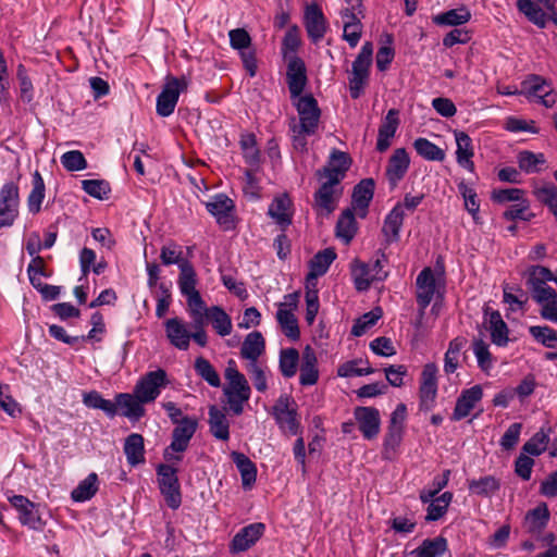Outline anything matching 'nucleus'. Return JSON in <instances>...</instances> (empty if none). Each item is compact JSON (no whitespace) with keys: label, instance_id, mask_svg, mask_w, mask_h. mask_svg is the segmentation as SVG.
Returning <instances> with one entry per match:
<instances>
[{"label":"nucleus","instance_id":"1","mask_svg":"<svg viewBox=\"0 0 557 557\" xmlns=\"http://www.w3.org/2000/svg\"><path fill=\"white\" fill-rule=\"evenodd\" d=\"M227 384L223 387L226 404L234 416L244 412V406L251 396L250 385L245 375L238 371L235 360L230 359L224 372Z\"/></svg>","mask_w":557,"mask_h":557},{"label":"nucleus","instance_id":"2","mask_svg":"<svg viewBox=\"0 0 557 557\" xmlns=\"http://www.w3.org/2000/svg\"><path fill=\"white\" fill-rule=\"evenodd\" d=\"M271 414L284 435L294 436L301 433L298 405L290 395H280L272 406Z\"/></svg>","mask_w":557,"mask_h":557},{"label":"nucleus","instance_id":"3","mask_svg":"<svg viewBox=\"0 0 557 557\" xmlns=\"http://www.w3.org/2000/svg\"><path fill=\"white\" fill-rule=\"evenodd\" d=\"M157 482L161 495L169 508L176 510L182 505V490L178 479V469L169 463H159L156 467Z\"/></svg>","mask_w":557,"mask_h":557},{"label":"nucleus","instance_id":"4","mask_svg":"<svg viewBox=\"0 0 557 557\" xmlns=\"http://www.w3.org/2000/svg\"><path fill=\"white\" fill-rule=\"evenodd\" d=\"M372 61L373 44L371 41H366L351 66V76L349 77V94L351 99H358L363 92V88L369 81Z\"/></svg>","mask_w":557,"mask_h":557},{"label":"nucleus","instance_id":"5","mask_svg":"<svg viewBox=\"0 0 557 557\" xmlns=\"http://www.w3.org/2000/svg\"><path fill=\"white\" fill-rule=\"evenodd\" d=\"M188 87V81L185 76H168L161 92L157 97L156 112L159 116H170L177 104L180 95Z\"/></svg>","mask_w":557,"mask_h":557},{"label":"nucleus","instance_id":"6","mask_svg":"<svg viewBox=\"0 0 557 557\" xmlns=\"http://www.w3.org/2000/svg\"><path fill=\"white\" fill-rule=\"evenodd\" d=\"M10 504L18 512V521L28 529L42 532L47 521L42 518L41 506L29 500L24 495H13L9 498Z\"/></svg>","mask_w":557,"mask_h":557},{"label":"nucleus","instance_id":"7","mask_svg":"<svg viewBox=\"0 0 557 557\" xmlns=\"http://www.w3.org/2000/svg\"><path fill=\"white\" fill-rule=\"evenodd\" d=\"M20 193L14 181L5 182L0 188V230L10 227L18 216Z\"/></svg>","mask_w":557,"mask_h":557},{"label":"nucleus","instance_id":"8","mask_svg":"<svg viewBox=\"0 0 557 557\" xmlns=\"http://www.w3.org/2000/svg\"><path fill=\"white\" fill-rule=\"evenodd\" d=\"M522 94L531 102L541 103L546 108H552L556 103V94L552 84L540 75H530L521 83Z\"/></svg>","mask_w":557,"mask_h":557},{"label":"nucleus","instance_id":"9","mask_svg":"<svg viewBox=\"0 0 557 557\" xmlns=\"http://www.w3.org/2000/svg\"><path fill=\"white\" fill-rule=\"evenodd\" d=\"M166 385V372L163 369H157L147 372L137 381L134 393L141 403L149 404L159 397L161 389Z\"/></svg>","mask_w":557,"mask_h":557},{"label":"nucleus","instance_id":"10","mask_svg":"<svg viewBox=\"0 0 557 557\" xmlns=\"http://www.w3.org/2000/svg\"><path fill=\"white\" fill-rule=\"evenodd\" d=\"M416 286V300L421 313L430 306L435 296L443 298L434 271L430 267H425L418 274Z\"/></svg>","mask_w":557,"mask_h":557},{"label":"nucleus","instance_id":"11","mask_svg":"<svg viewBox=\"0 0 557 557\" xmlns=\"http://www.w3.org/2000/svg\"><path fill=\"white\" fill-rule=\"evenodd\" d=\"M296 110L299 115V126L302 133L315 134L319 127L321 110L317 99L311 94L299 96L296 103Z\"/></svg>","mask_w":557,"mask_h":557},{"label":"nucleus","instance_id":"12","mask_svg":"<svg viewBox=\"0 0 557 557\" xmlns=\"http://www.w3.org/2000/svg\"><path fill=\"white\" fill-rule=\"evenodd\" d=\"M205 206L207 211L215 218L216 223L224 231L235 228V203L227 195L223 193L215 194Z\"/></svg>","mask_w":557,"mask_h":557},{"label":"nucleus","instance_id":"13","mask_svg":"<svg viewBox=\"0 0 557 557\" xmlns=\"http://www.w3.org/2000/svg\"><path fill=\"white\" fill-rule=\"evenodd\" d=\"M437 367L435 363H426L421 373L419 388V410L431 411L436 406L437 396Z\"/></svg>","mask_w":557,"mask_h":557},{"label":"nucleus","instance_id":"14","mask_svg":"<svg viewBox=\"0 0 557 557\" xmlns=\"http://www.w3.org/2000/svg\"><path fill=\"white\" fill-rule=\"evenodd\" d=\"M354 418L364 440L376 438L381 430L380 411L375 407L359 406L354 409Z\"/></svg>","mask_w":557,"mask_h":557},{"label":"nucleus","instance_id":"15","mask_svg":"<svg viewBox=\"0 0 557 557\" xmlns=\"http://www.w3.org/2000/svg\"><path fill=\"white\" fill-rule=\"evenodd\" d=\"M264 532L265 524L262 522H253L242 528L233 536L230 543V552L238 554L248 550L262 537Z\"/></svg>","mask_w":557,"mask_h":557},{"label":"nucleus","instance_id":"16","mask_svg":"<svg viewBox=\"0 0 557 557\" xmlns=\"http://www.w3.org/2000/svg\"><path fill=\"white\" fill-rule=\"evenodd\" d=\"M268 215L274 220L281 231L286 232L294 216L293 201L288 194H280L273 198L268 208Z\"/></svg>","mask_w":557,"mask_h":557},{"label":"nucleus","instance_id":"17","mask_svg":"<svg viewBox=\"0 0 557 557\" xmlns=\"http://www.w3.org/2000/svg\"><path fill=\"white\" fill-rule=\"evenodd\" d=\"M410 166V157L405 148H397L389 157L385 176L388 182L389 188L394 189L398 186L399 182L405 177Z\"/></svg>","mask_w":557,"mask_h":557},{"label":"nucleus","instance_id":"18","mask_svg":"<svg viewBox=\"0 0 557 557\" xmlns=\"http://www.w3.org/2000/svg\"><path fill=\"white\" fill-rule=\"evenodd\" d=\"M198 428V420L195 417L185 416L175 424L172 431L170 448L172 451L184 453Z\"/></svg>","mask_w":557,"mask_h":557},{"label":"nucleus","instance_id":"19","mask_svg":"<svg viewBox=\"0 0 557 557\" xmlns=\"http://www.w3.org/2000/svg\"><path fill=\"white\" fill-rule=\"evenodd\" d=\"M286 81L292 98L301 96L308 83L307 67L304 60L297 55L289 58Z\"/></svg>","mask_w":557,"mask_h":557},{"label":"nucleus","instance_id":"20","mask_svg":"<svg viewBox=\"0 0 557 557\" xmlns=\"http://www.w3.org/2000/svg\"><path fill=\"white\" fill-rule=\"evenodd\" d=\"M483 398L482 386L476 384L470 388L463 389L457 397L454 411L450 416L451 421H460L467 418L474 409L475 405Z\"/></svg>","mask_w":557,"mask_h":557},{"label":"nucleus","instance_id":"21","mask_svg":"<svg viewBox=\"0 0 557 557\" xmlns=\"http://www.w3.org/2000/svg\"><path fill=\"white\" fill-rule=\"evenodd\" d=\"M304 24L312 42L317 44L324 37L327 24L321 8L317 3L307 5Z\"/></svg>","mask_w":557,"mask_h":557},{"label":"nucleus","instance_id":"22","mask_svg":"<svg viewBox=\"0 0 557 557\" xmlns=\"http://www.w3.org/2000/svg\"><path fill=\"white\" fill-rule=\"evenodd\" d=\"M550 519V512L546 503L539 504L535 508L529 510L522 522V527L527 533L533 537L539 536L546 529Z\"/></svg>","mask_w":557,"mask_h":557},{"label":"nucleus","instance_id":"23","mask_svg":"<svg viewBox=\"0 0 557 557\" xmlns=\"http://www.w3.org/2000/svg\"><path fill=\"white\" fill-rule=\"evenodd\" d=\"M375 183L373 178H363L355 185L351 194L352 210H357L359 218L368 214L370 202L374 195Z\"/></svg>","mask_w":557,"mask_h":557},{"label":"nucleus","instance_id":"24","mask_svg":"<svg viewBox=\"0 0 557 557\" xmlns=\"http://www.w3.org/2000/svg\"><path fill=\"white\" fill-rule=\"evenodd\" d=\"M337 184L324 181L313 194L314 206L326 215L334 212L336 202L342 195V188H337Z\"/></svg>","mask_w":557,"mask_h":557},{"label":"nucleus","instance_id":"25","mask_svg":"<svg viewBox=\"0 0 557 557\" xmlns=\"http://www.w3.org/2000/svg\"><path fill=\"white\" fill-rule=\"evenodd\" d=\"M166 338L170 344L180 350H187L190 343V332L187 330L185 322L175 317L164 322Z\"/></svg>","mask_w":557,"mask_h":557},{"label":"nucleus","instance_id":"26","mask_svg":"<svg viewBox=\"0 0 557 557\" xmlns=\"http://www.w3.org/2000/svg\"><path fill=\"white\" fill-rule=\"evenodd\" d=\"M484 315H485V323L487 324V330L491 333V341L493 344H495L498 347H505L507 346L509 338H508V326L503 320L499 311L497 310H491L486 307L484 309Z\"/></svg>","mask_w":557,"mask_h":557},{"label":"nucleus","instance_id":"27","mask_svg":"<svg viewBox=\"0 0 557 557\" xmlns=\"http://www.w3.org/2000/svg\"><path fill=\"white\" fill-rule=\"evenodd\" d=\"M399 111L397 109H391L383 119L376 139V150L379 152L386 151L391 146V139L395 136L399 126Z\"/></svg>","mask_w":557,"mask_h":557},{"label":"nucleus","instance_id":"28","mask_svg":"<svg viewBox=\"0 0 557 557\" xmlns=\"http://www.w3.org/2000/svg\"><path fill=\"white\" fill-rule=\"evenodd\" d=\"M405 220L403 205L397 202L386 214L382 227V234L386 244L396 243L400 239V231Z\"/></svg>","mask_w":557,"mask_h":557},{"label":"nucleus","instance_id":"29","mask_svg":"<svg viewBox=\"0 0 557 557\" xmlns=\"http://www.w3.org/2000/svg\"><path fill=\"white\" fill-rule=\"evenodd\" d=\"M454 136L457 145L456 160L457 163L469 172L474 171V147L472 138L463 131H454Z\"/></svg>","mask_w":557,"mask_h":557},{"label":"nucleus","instance_id":"30","mask_svg":"<svg viewBox=\"0 0 557 557\" xmlns=\"http://www.w3.org/2000/svg\"><path fill=\"white\" fill-rule=\"evenodd\" d=\"M208 416V424L211 435L220 441H228L230 421L226 417L225 409H220L215 405H212L209 407Z\"/></svg>","mask_w":557,"mask_h":557},{"label":"nucleus","instance_id":"31","mask_svg":"<svg viewBox=\"0 0 557 557\" xmlns=\"http://www.w3.org/2000/svg\"><path fill=\"white\" fill-rule=\"evenodd\" d=\"M337 255L334 248H325L317 252L309 262V272L306 276V281H317L319 276L324 275Z\"/></svg>","mask_w":557,"mask_h":557},{"label":"nucleus","instance_id":"32","mask_svg":"<svg viewBox=\"0 0 557 557\" xmlns=\"http://www.w3.org/2000/svg\"><path fill=\"white\" fill-rule=\"evenodd\" d=\"M231 459L240 473L244 490H250L257 480V466L249 457L239 451H232Z\"/></svg>","mask_w":557,"mask_h":557},{"label":"nucleus","instance_id":"33","mask_svg":"<svg viewBox=\"0 0 557 557\" xmlns=\"http://www.w3.org/2000/svg\"><path fill=\"white\" fill-rule=\"evenodd\" d=\"M124 454L127 463L132 467L145 463V440L139 433L129 434L124 442Z\"/></svg>","mask_w":557,"mask_h":557},{"label":"nucleus","instance_id":"34","mask_svg":"<svg viewBox=\"0 0 557 557\" xmlns=\"http://www.w3.org/2000/svg\"><path fill=\"white\" fill-rule=\"evenodd\" d=\"M115 404L116 408L121 407L123 409L122 416L126 417L131 420H139L145 416L144 404L138 397H136L135 393H119L115 395Z\"/></svg>","mask_w":557,"mask_h":557},{"label":"nucleus","instance_id":"35","mask_svg":"<svg viewBox=\"0 0 557 557\" xmlns=\"http://www.w3.org/2000/svg\"><path fill=\"white\" fill-rule=\"evenodd\" d=\"M265 350V341L259 331L249 333L240 347V356L249 362H258L259 357Z\"/></svg>","mask_w":557,"mask_h":557},{"label":"nucleus","instance_id":"36","mask_svg":"<svg viewBox=\"0 0 557 557\" xmlns=\"http://www.w3.org/2000/svg\"><path fill=\"white\" fill-rule=\"evenodd\" d=\"M358 231V224L351 208H346L339 215L336 226V237L345 244H349Z\"/></svg>","mask_w":557,"mask_h":557},{"label":"nucleus","instance_id":"37","mask_svg":"<svg viewBox=\"0 0 557 557\" xmlns=\"http://www.w3.org/2000/svg\"><path fill=\"white\" fill-rule=\"evenodd\" d=\"M448 550V541L438 535L434 539H425L411 552L414 557H442Z\"/></svg>","mask_w":557,"mask_h":557},{"label":"nucleus","instance_id":"38","mask_svg":"<svg viewBox=\"0 0 557 557\" xmlns=\"http://www.w3.org/2000/svg\"><path fill=\"white\" fill-rule=\"evenodd\" d=\"M517 8L529 22L539 28H545L549 20V12L546 13L537 3L532 0H517Z\"/></svg>","mask_w":557,"mask_h":557},{"label":"nucleus","instance_id":"39","mask_svg":"<svg viewBox=\"0 0 557 557\" xmlns=\"http://www.w3.org/2000/svg\"><path fill=\"white\" fill-rule=\"evenodd\" d=\"M471 20V12L467 7L451 9L433 16L434 24L438 26H459Z\"/></svg>","mask_w":557,"mask_h":557},{"label":"nucleus","instance_id":"40","mask_svg":"<svg viewBox=\"0 0 557 557\" xmlns=\"http://www.w3.org/2000/svg\"><path fill=\"white\" fill-rule=\"evenodd\" d=\"M469 492L481 497H491L499 488V481L493 475H485L479 479L468 480Z\"/></svg>","mask_w":557,"mask_h":557},{"label":"nucleus","instance_id":"41","mask_svg":"<svg viewBox=\"0 0 557 557\" xmlns=\"http://www.w3.org/2000/svg\"><path fill=\"white\" fill-rule=\"evenodd\" d=\"M519 169L527 174H534L542 171L546 163L544 153H535L530 150H522L517 156Z\"/></svg>","mask_w":557,"mask_h":557},{"label":"nucleus","instance_id":"42","mask_svg":"<svg viewBox=\"0 0 557 557\" xmlns=\"http://www.w3.org/2000/svg\"><path fill=\"white\" fill-rule=\"evenodd\" d=\"M208 321L211 322L214 331L222 337L231 334L233 324L231 317L220 306L209 307Z\"/></svg>","mask_w":557,"mask_h":557},{"label":"nucleus","instance_id":"43","mask_svg":"<svg viewBox=\"0 0 557 557\" xmlns=\"http://www.w3.org/2000/svg\"><path fill=\"white\" fill-rule=\"evenodd\" d=\"M98 488V475L91 472L72 491L71 497L74 502H87L96 495Z\"/></svg>","mask_w":557,"mask_h":557},{"label":"nucleus","instance_id":"44","mask_svg":"<svg viewBox=\"0 0 557 557\" xmlns=\"http://www.w3.org/2000/svg\"><path fill=\"white\" fill-rule=\"evenodd\" d=\"M83 403L88 408L102 410L108 418H114L117 414L115 400L104 399L97 391L84 394Z\"/></svg>","mask_w":557,"mask_h":557},{"label":"nucleus","instance_id":"45","mask_svg":"<svg viewBox=\"0 0 557 557\" xmlns=\"http://www.w3.org/2000/svg\"><path fill=\"white\" fill-rule=\"evenodd\" d=\"M299 351L294 348H283L280 351L278 369L285 379H290L297 373Z\"/></svg>","mask_w":557,"mask_h":557},{"label":"nucleus","instance_id":"46","mask_svg":"<svg viewBox=\"0 0 557 557\" xmlns=\"http://www.w3.org/2000/svg\"><path fill=\"white\" fill-rule=\"evenodd\" d=\"M413 148L417 153L428 161H444L446 154L445 151L424 137H419L413 141Z\"/></svg>","mask_w":557,"mask_h":557},{"label":"nucleus","instance_id":"47","mask_svg":"<svg viewBox=\"0 0 557 557\" xmlns=\"http://www.w3.org/2000/svg\"><path fill=\"white\" fill-rule=\"evenodd\" d=\"M33 188L27 197L29 212L36 214L41 210V203L45 199V182L41 174L35 171L32 178Z\"/></svg>","mask_w":557,"mask_h":557},{"label":"nucleus","instance_id":"48","mask_svg":"<svg viewBox=\"0 0 557 557\" xmlns=\"http://www.w3.org/2000/svg\"><path fill=\"white\" fill-rule=\"evenodd\" d=\"M276 320L282 327L286 337L292 341H298L300 337V330L298 321L292 310L278 308L276 312Z\"/></svg>","mask_w":557,"mask_h":557},{"label":"nucleus","instance_id":"49","mask_svg":"<svg viewBox=\"0 0 557 557\" xmlns=\"http://www.w3.org/2000/svg\"><path fill=\"white\" fill-rule=\"evenodd\" d=\"M177 285L181 294L186 297L198 293L197 285V273L191 263H184L180 270Z\"/></svg>","mask_w":557,"mask_h":557},{"label":"nucleus","instance_id":"50","mask_svg":"<svg viewBox=\"0 0 557 557\" xmlns=\"http://www.w3.org/2000/svg\"><path fill=\"white\" fill-rule=\"evenodd\" d=\"M355 287L358 292H367L373 283L370 264L355 260L351 265Z\"/></svg>","mask_w":557,"mask_h":557},{"label":"nucleus","instance_id":"51","mask_svg":"<svg viewBox=\"0 0 557 557\" xmlns=\"http://www.w3.org/2000/svg\"><path fill=\"white\" fill-rule=\"evenodd\" d=\"M524 275L528 288L544 286L547 282L555 280L553 272L543 265H530Z\"/></svg>","mask_w":557,"mask_h":557},{"label":"nucleus","instance_id":"52","mask_svg":"<svg viewBox=\"0 0 557 557\" xmlns=\"http://www.w3.org/2000/svg\"><path fill=\"white\" fill-rule=\"evenodd\" d=\"M550 428L546 431L541 428L529 441L522 446V451L530 456H540L543 454L549 443Z\"/></svg>","mask_w":557,"mask_h":557},{"label":"nucleus","instance_id":"53","mask_svg":"<svg viewBox=\"0 0 557 557\" xmlns=\"http://www.w3.org/2000/svg\"><path fill=\"white\" fill-rule=\"evenodd\" d=\"M160 260L163 265L176 264L180 270L184 263H190V261L184 258L182 247L174 242L161 247Z\"/></svg>","mask_w":557,"mask_h":557},{"label":"nucleus","instance_id":"54","mask_svg":"<svg viewBox=\"0 0 557 557\" xmlns=\"http://www.w3.org/2000/svg\"><path fill=\"white\" fill-rule=\"evenodd\" d=\"M194 369L197 375L206 381L212 387L221 385V379L214 367L203 357H198L195 360Z\"/></svg>","mask_w":557,"mask_h":557},{"label":"nucleus","instance_id":"55","mask_svg":"<svg viewBox=\"0 0 557 557\" xmlns=\"http://www.w3.org/2000/svg\"><path fill=\"white\" fill-rule=\"evenodd\" d=\"M530 335L546 348H557V331L548 325H532L529 327Z\"/></svg>","mask_w":557,"mask_h":557},{"label":"nucleus","instance_id":"56","mask_svg":"<svg viewBox=\"0 0 557 557\" xmlns=\"http://www.w3.org/2000/svg\"><path fill=\"white\" fill-rule=\"evenodd\" d=\"M82 189L98 200H107L112 191L110 183L106 180H84Z\"/></svg>","mask_w":557,"mask_h":557},{"label":"nucleus","instance_id":"57","mask_svg":"<svg viewBox=\"0 0 557 557\" xmlns=\"http://www.w3.org/2000/svg\"><path fill=\"white\" fill-rule=\"evenodd\" d=\"M535 214L530 211V202L527 198L522 199L521 201L511 205L508 207L504 213L503 219L507 221H531Z\"/></svg>","mask_w":557,"mask_h":557},{"label":"nucleus","instance_id":"58","mask_svg":"<svg viewBox=\"0 0 557 557\" xmlns=\"http://www.w3.org/2000/svg\"><path fill=\"white\" fill-rule=\"evenodd\" d=\"M381 317L382 309L379 307L364 313L355 321L351 327V334L357 337L362 336L369 329L376 324Z\"/></svg>","mask_w":557,"mask_h":557},{"label":"nucleus","instance_id":"59","mask_svg":"<svg viewBox=\"0 0 557 557\" xmlns=\"http://www.w3.org/2000/svg\"><path fill=\"white\" fill-rule=\"evenodd\" d=\"M458 191L462 196L465 200L466 210L472 215L473 220L478 222L479 220V210H480V201L478 200V195L475 190L469 187L465 181H461L458 185Z\"/></svg>","mask_w":557,"mask_h":557},{"label":"nucleus","instance_id":"60","mask_svg":"<svg viewBox=\"0 0 557 557\" xmlns=\"http://www.w3.org/2000/svg\"><path fill=\"white\" fill-rule=\"evenodd\" d=\"M473 354L478 361V367L483 372H488L493 368V357L488 345L481 338H475L472 344Z\"/></svg>","mask_w":557,"mask_h":557},{"label":"nucleus","instance_id":"61","mask_svg":"<svg viewBox=\"0 0 557 557\" xmlns=\"http://www.w3.org/2000/svg\"><path fill=\"white\" fill-rule=\"evenodd\" d=\"M504 302L516 306L512 310L523 309L528 304L527 293L519 286H509L508 284L503 287Z\"/></svg>","mask_w":557,"mask_h":557},{"label":"nucleus","instance_id":"62","mask_svg":"<svg viewBox=\"0 0 557 557\" xmlns=\"http://www.w3.org/2000/svg\"><path fill=\"white\" fill-rule=\"evenodd\" d=\"M61 163L70 172L82 171L88 166L86 158L79 150H70L63 153Z\"/></svg>","mask_w":557,"mask_h":557},{"label":"nucleus","instance_id":"63","mask_svg":"<svg viewBox=\"0 0 557 557\" xmlns=\"http://www.w3.org/2000/svg\"><path fill=\"white\" fill-rule=\"evenodd\" d=\"M491 199L495 203L519 202L524 199V190L520 188L493 189Z\"/></svg>","mask_w":557,"mask_h":557},{"label":"nucleus","instance_id":"64","mask_svg":"<svg viewBox=\"0 0 557 557\" xmlns=\"http://www.w3.org/2000/svg\"><path fill=\"white\" fill-rule=\"evenodd\" d=\"M16 77L20 84L21 99L27 103L32 102L34 99V87L27 74V70L23 64L17 66Z\"/></svg>","mask_w":557,"mask_h":557}]
</instances>
